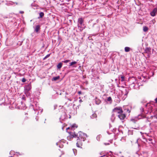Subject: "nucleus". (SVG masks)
<instances>
[{
	"mask_svg": "<svg viewBox=\"0 0 157 157\" xmlns=\"http://www.w3.org/2000/svg\"><path fill=\"white\" fill-rule=\"evenodd\" d=\"M50 54H48L43 59V60H45L47 58H48V57H49L50 55Z\"/></svg>",
	"mask_w": 157,
	"mask_h": 157,
	"instance_id": "27",
	"label": "nucleus"
},
{
	"mask_svg": "<svg viewBox=\"0 0 157 157\" xmlns=\"http://www.w3.org/2000/svg\"><path fill=\"white\" fill-rule=\"evenodd\" d=\"M124 51L126 52H128L130 51V48L128 47H126L124 48Z\"/></svg>",
	"mask_w": 157,
	"mask_h": 157,
	"instance_id": "16",
	"label": "nucleus"
},
{
	"mask_svg": "<svg viewBox=\"0 0 157 157\" xmlns=\"http://www.w3.org/2000/svg\"><path fill=\"white\" fill-rule=\"evenodd\" d=\"M62 66V63H59L57 66V67L58 69H60L61 68Z\"/></svg>",
	"mask_w": 157,
	"mask_h": 157,
	"instance_id": "17",
	"label": "nucleus"
},
{
	"mask_svg": "<svg viewBox=\"0 0 157 157\" xmlns=\"http://www.w3.org/2000/svg\"><path fill=\"white\" fill-rule=\"evenodd\" d=\"M77 126L75 124H73L71 126V128L68 127V128H67V129H69L70 128H71V129H74L75 128H77Z\"/></svg>",
	"mask_w": 157,
	"mask_h": 157,
	"instance_id": "15",
	"label": "nucleus"
},
{
	"mask_svg": "<svg viewBox=\"0 0 157 157\" xmlns=\"http://www.w3.org/2000/svg\"><path fill=\"white\" fill-rule=\"evenodd\" d=\"M143 30L145 32H147L148 30V28L147 26H144Z\"/></svg>",
	"mask_w": 157,
	"mask_h": 157,
	"instance_id": "25",
	"label": "nucleus"
},
{
	"mask_svg": "<svg viewBox=\"0 0 157 157\" xmlns=\"http://www.w3.org/2000/svg\"><path fill=\"white\" fill-rule=\"evenodd\" d=\"M78 94L79 95L81 94H82V92L81 91H79L78 92Z\"/></svg>",
	"mask_w": 157,
	"mask_h": 157,
	"instance_id": "36",
	"label": "nucleus"
},
{
	"mask_svg": "<svg viewBox=\"0 0 157 157\" xmlns=\"http://www.w3.org/2000/svg\"><path fill=\"white\" fill-rule=\"evenodd\" d=\"M117 115V113L116 112L113 111V109L112 112V114L111 117V120L112 122H113L115 118V116Z\"/></svg>",
	"mask_w": 157,
	"mask_h": 157,
	"instance_id": "11",
	"label": "nucleus"
},
{
	"mask_svg": "<svg viewBox=\"0 0 157 157\" xmlns=\"http://www.w3.org/2000/svg\"><path fill=\"white\" fill-rule=\"evenodd\" d=\"M113 111L116 112L117 115L121 120H124L126 118V114L123 113V110L121 107H116L113 109Z\"/></svg>",
	"mask_w": 157,
	"mask_h": 157,
	"instance_id": "2",
	"label": "nucleus"
},
{
	"mask_svg": "<svg viewBox=\"0 0 157 157\" xmlns=\"http://www.w3.org/2000/svg\"><path fill=\"white\" fill-rule=\"evenodd\" d=\"M40 29V26L39 25H37L36 26L34 29V31L36 33H37Z\"/></svg>",
	"mask_w": 157,
	"mask_h": 157,
	"instance_id": "13",
	"label": "nucleus"
},
{
	"mask_svg": "<svg viewBox=\"0 0 157 157\" xmlns=\"http://www.w3.org/2000/svg\"><path fill=\"white\" fill-rule=\"evenodd\" d=\"M84 19L82 17L79 18L78 19L77 23L78 27L80 31H81L85 27L84 25L83 24Z\"/></svg>",
	"mask_w": 157,
	"mask_h": 157,
	"instance_id": "4",
	"label": "nucleus"
},
{
	"mask_svg": "<svg viewBox=\"0 0 157 157\" xmlns=\"http://www.w3.org/2000/svg\"><path fill=\"white\" fill-rule=\"evenodd\" d=\"M86 83L87 84L88 83V82H86Z\"/></svg>",
	"mask_w": 157,
	"mask_h": 157,
	"instance_id": "44",
	"label": "nucleus"
},
{
	"mask_svg": "<svg viewBox=\"0 0 157 157\" xmlns=\"http://www.w3.org/2000/svg\"><path fill=\"white\" fill-rule=\"evenodd\" d=\"M97 116L96 114L95 113H94L90 116V117L92 119H94Z\"/></svg>",
	"mask_w": 157,
	"mask_h": 157,
	"instance_id": "20",
	"label": "nucleus"
},
{
	"mask_svg": "<svg viewBox=\"0 0 157 157\" xmlns=\"http://www.w3.org/2000/svg\"><path fill=\"white\" fill-rule=\"evenodd\" d=\"M155 103H157V98L155 99Z\"/></svg>",
	"mask_w": 157,
	"mask_h": 157,
	"instance_id": "39",
	"label": "nucleus"
},
{
	"mask_svg": "<svg viewBox=\"0 0 157 157\" xmlns=\"http://www.w3.org/2000/svg\"><path fill=\"white\" fill-rule=\"evenodd\" d=\"M77 63V62L75 61L70 63H69V66H73L74 65L76 64Z\"/></svg>",
	"mask_w": 157,
	"mask_h": 157,
	"instance_id": "18",
	"label": "nucleus"
},
{
	"mask_svg": "<svg viewBox=\"0 0 157 157\" xmlns=\"http://www.w3.org/2000/svg\"><path fill=\"white\" fill-rule=\"evenodd\" d=\"M130 86L129 87L132 88L134 89L138 90L139 89V86L138 84L136 82H133L132 83L129 85Z\"/></svg>",
	"mask_w": 157,
	"mask_h": 157,
	"instance_id": "7",
	"label": "nucleus"
},
{
	"mask_svg": "<svg viewBox=\"0 0 157 157\" xmlns=\"http://www.w3.org/2000/svg\"><path fill=\"white\" fill-rule=\"evenodd\" d=\"M150 15L152 17L155 16L157 14V8H154L150 13Z\"/></svg>",
	"mask_w": 157,
	"mask_h": 157,
	"instance_id": "8",
	"label": "nucleus"
},
{
	"mask_svg": "<svg viewBox=\"0 0 157 157\" xmlns=\"http://www.w3.org/2000/svg\"><path fill=\"white\" fill-rule=\"evenodd\" d=\"M155 117L157 119V116Z\"/></svg>",
	"mask_w": 157,
	"mask_h": 157,
	"instance_id": "43",
	"label": "nucleus"
},
{
	"mask_svg": "<svg viewBox=\"0 0 157 157\" xmlns=\"http://www.w3.org/2000/svg\"><path fill=\"white\" fill-rule=\"evenodd\" d=\"M107 101H109L110 103H111L112 102V99L111 97H109L107 99Z\"/></svg>",
	"mask_w": 157,
	"mask_h": 157,
	"instance_id": "24",
	"label": "nucleus"
},
{
	"mask_svg": "<svg viewBox=\"0 0 157 157\" xmlns=\"http://www.w3.org/2000/svg\"><path fill=\"white\" fill-rule=\"evenodd\" d=\"M150 104L149 103H147L146 104H145V105L146 107L150 106Z\"/></svg>",
	"mask_w": 157,
	"mask_h": 157,
	"instance_id": "30",
	"label": "nucleus"
},
{
	"mask_svg": "<svg viewBox=\"0 0 157 157\" xmlns=\"http://www.w3.org/2000/svg\"><path fill=\"white\" fill-rule=\"evenodd\" d=\"M67 99L70 101H72V99L71 98H67Z\"/></svg>",
	"mask_w": 157,
	"mask_h": 157,
	"instance_id": "34",
	"label": "nucleus"
},
{
	"mask_svg": "<svg viewBox=\"0 0 157 157\" xmlns=\"http://www.w3.org/2000/svg\"><path fill=\"white\" fill-rule=\"evenodd\" d=\"M147 136L146 137L143 138V139L145 140L147 144H148L150 146H152L154 145L155 141L154 138L151 136H149L148 134L145 133Z\"/></svg>",
	"mask_w": 157,
	"mask_h": 157,
	"instance_id": "3",
	"label": "nucleus"
},
{
	"mask_svg": "<svg viewBox=\"0 0 157 157\" xmlns=\"http://www.w3.org/2000/svg\"><path fill=\"white\" fill-rule=\"evenodd\" d=\"M32 88L31 83H29L25 86L24 87L25 91H29Z\"/></svg>",
	"mask_w": 157,
	"mask_h": 157,
	"instance_id": "9",
	"label": "nucleus"
},
{
	"mask_svg": "<svg viewBox=\"0 0 157 157\" xmlns=\"http://www.w3.org/2000/svg\"><path fill=\"white\" fill-rule=\"evenodd\" d=\"M73 67H76V66H73Z\"/></svg>",
	"mask_w": 157,
	"mask_h": 157,
	"instance_id": "46",
	"label": "nucleus"
},
{
	"mask_svg": "<svg viewBox=\"0 0 157 157\" xmlns=\"http://www.w3.org/2000/svg\"><path fill=\"white\" fill-rule=\"evenodd\" d=\"M140 110L141 112V114H142L143 115H144L143 114V113L144 112V109L142 107L140 108Z\"/></svg>",
	"mask_w": 157,
	"mask_h": 157,
	"instance_id": "26",
	"label": "nucleus"
},
{
	"mask_svg": "<svg viewBox=\"0 0 157 157\" xmlns=\"http://www.w3.org/2000/svg\"><path fill=\"white\" fill-rule=\"evenodd\" d=\"M87 137L86 134L81 132H79L78 133L76 134L75 132L73 133L71 132L70 136L67 137L68 140H70L73 138H77V140L80 141H84Z\"/></svg>",
	"mask_w": 157,
	"mask_h": 157,
	"instance_id": "1",
	"label": "nucleus"
},
{
	"mask_svg": "<svg viewBox=\"0 0 157 157\" xmlns=\"http://www.w3.org/2000/svg\"><path fill=\"white\" fill-rule=\"evenodd\" d=\"M130 90V89L129 88H126L124 91H121V93L123 95V98H124L123 100H124L127 97V95Z\"/></svg>",
	"mask_w": 157,
	"mask_h": 157,
	"instance_id": "6",
	"label": "nucleus"
},
{
	"mask_svg": "<svg viewBox=\"0 0 157 157\" xmlns=\"http://www.w3.org/2000/svg\"><path fill=\"white\" fill-rule=\"evenodd\" d=\"M128 133L129 134H132V132L131 130H129Z\"/></svg>",
	"mask_w": 157,
	"mask_h": 157,
	"instance_id": "32",
	"label": "nucleus"
},
{
	"mask_svg": "<svg viewBox=\"0 0 157 157\" xmlns=\"http://www.w3.org/2000/svg\"><path fill=\"white\" fill-rule=\"evenodd\" d=\"M121 82H123L124 81V80H125V77H124V76H121Z\"/></svg>",
	"mask_w": 157,
	"mask_h": 157,
	"instance_id": "28",
	"label": "nucleus"
},
{
	"mask_svg": "<svg viewBox=\"0 0 157 157\" xmlns=\"http://www.w3.org/2000/svg\"><path fill=\"white\" fill-rule=\"evenodd\" d=\"M59 144V142L57 143H56V145L58 146V145Z\"/></svg>",
	"mask_w": 157,
	"mask_h": 157,
	"instance_id": "42",
	"label": "nucleus"
},
{
	"mask_svg": "<svg viewBox=\"0 0 157 157\" xmlns=\"http://www.w3.org/2000/svg\"><path fill=\"white\" fill-rule=\"evenodd\" d=\"M98 137H97V139H98Z\"/></svg>",
	"mask_w": 157,
	"mask_h": 157,
	"instance_id": "45",
	"label": "nucleus"
},
{
	"mask_svg": "<svg viewBox=\"0 0 157 157\" xmlns=\"http://www.w3.org/2000/svg\"><path fill=\"white\" fill-rule=\"evenodd\" d=\"M67 116L66 113L65 112L63 111L62 112V114H61L60 119L62 120H64L66 119H67Z\"/></svg>",
	"mask_w": 157,
	"mask_h": 157,
	"instance_id": "10",
	"label": "nucleus"
},
{
	"mask_svg": "<svg viewBox=\"0 0 157 157\" xmlns=\"http://www.w3.org/2000/svg\"><path fill=\"white\" fill-rule=\"evenodd\" d=\"M145 117L144 115H143L142 114H139L137 117L131 119L130 120L133 123H136L138 120L144 118Z\"/></svg>",
	"mask_w": 157,
	"mask_h": 157,
	"instance_id": "5",
	"label": "nucleus"
},
{
	"mask_svg": "<svg viewBox=\"0 0 157 157\" xmlns=\"http://www.w3.org/2000/svg\"><path fill=\"white\" fill-rule=\"evenodd\" d=\"M100 102V101H98V102H97V101H96V103L98 105L99 104Z\"/></svg>",
	"mask_w": 157,
	"mask_h": 157,
	"instance_id": "33",
	"label": "nucleus"
},
{
	"mask_svg": "<svg viewBox=\"0 0 157 157\" xmlns=\"http://www.w3.org/2000/svg\"><path fill=\"white\" fill-rule=\"evenodd\" d=\"M77 141L76 143V146L78 147H80L82 146V141L79 140H77Z\"/></svg>",
	"mask_w": 157,
	"mask_h": 157,
	"instance_id": "14",
	"label": "nucleus"
},
{
	"mask_svg": "<svg viewBox=\"0 0 157 157\" xmlns=\"http://www.w3.org/2000/svg\"><path fill=\"white\" fill-rule=\"evenodd\" d=\"M26 79L25 78H23L22 79V82H25L26 81Z\"/></svg>",
	"mask_w": 157,
	"mask_h": 157,
	"instance_id": "31",
	"label": "nucleus"
},
{
	"mask_svg": "<svg viewBox=\"0 0 157 157\" xmlns=\"http://www.w3.org/2000/svg\"><path fill=\"white\" fill-rule=\"evenodd\" d=\"M124 111L125 113H126V114H128V115H129V113L131 112L130 110L127 107L125 108L124 109Z\"/></svg>",
	"mask_w": 157,
	"mask_h": 157,
	"instance_id": "12",
	"label": "nucleus"
},
{
	"mask_svg": "<svg viewBox=\"0 0 157 157\" xmlns=\"http://www.w3.org/2000/svg\"><path fill=\"white\" fill-rule=\"evenodd\" d=\"M22 99L23 100H25V97H22Z\"/></svg>",
	"mask_w": 157,
	"mask_h": 157,
	"instance_id": "40",
	"label": "nucleus"
},
{
	"mask_svg": "<svg viewBox=\"0 0 157 157\" xmlns=\"http://www.w3.org/2000/svg\"><path fill=\"white\" fill-rule=\"evenodd\" d=\"M60 78V77L59 76H56V77H53L52 78V80L54 81H56L57 80L59 79Z\"/></svg>",
	"mask_w": 157,
	"mask_h": 157,
	"instance_id": "19",
	"label": "nucleus"
},
{
	"mask_svg": "<svg viewBox=\"0 0 157 157\" xmlns=\"http://www.w3.org/2000/svg\"><path fill=\"white\" fill-rule=\"evenodd\" d=\"M145 52L146 53H148L150 52L151 48H147L145 49Z\"/></svg>",
	"mask_w": 157,
	"mask_h": 157,
	"instance_id": "22",
	"label": "nucleus"
},
{
	"mask_svg": "<svg viewBox=\"0 0 157 157\" xmlns=\"http://www.w3.org/2000/svg\"><path fill=\"white\" fill-rule=\"evenodd\" d=\"M121 157H124L123 156H122Z\"/></svg>",
	"mask_w": 157,
	"mask_h": 157,
	"instance_id": "47",
	"label": "nucleus"
},
{
	"mask_svg": "<svg viewBox=\"0 0 157 157\" xmlns=\"http://www.w3.org/2000/svg\"><path fill=\"white\" fill-rule=\"evenodd\" d=\"M40 17H38V18L42 17L44 15V14L43 12H41L39 13Z\"/></svg>",
	"mask_w": 157,
	"mask_h": 157,
	"instance_id": "21",
	"label": "nucleus"
},
{
	"mask_svg": "<svg viewBox=\"0 0 157 157\" xmlns=\"http://www.w3.org/2000/svg\"><path fill=\"white\" fill-rule=\"evenodd\" d=\"M105 145H109V143H104V144Z\"/></svg>",
	"mask_w": 157,
	"mask_h": 157,
	"instance_id": "35",
	"label": "nucleus"
},
{
	"mask_svg": "<svg viewBox=\"0 0 157 157\" xmlns=\"http://www.w3.org/2000/svg\"><path fill=\"white\" fill-rule=\"evenodd\" d=\"M70 60L67 59L64 61H63L62 62H64V63H67L70 62Z\"/></svg>",
	"mask_w": 157,
	"mask_h": 157,
	"instance_id": "29",
	"label": "nucleus"
},
{
	"mask_svg": "<svg viewBox=\"0 0 157 157\" xmlns=\"http://www.w3.org/2000/svg\"><path fill=\"white\" fill-rule=\"evenodd\" d=\"M59 147H60V148H62V145H59Z\"/></svg>",
	"mask_w": 157,
	"mask_h": 157,
	"instance_id": "41",
	"label": "nucleus"
},
{
	"mask_svg": "<svg viewBox=\"0 0 157 157\" xmlns=\"http://www.w3.org/2000/svg\"><path fill=\"white\" fill-rule=\"evenodd\" d=\"M19 13H21L22 14V13H24V12L23 11H20Z\"/></svg>",
	"mask_w": 157,
	"mask_h": 157,
	"instance_id": "37",
	"label": "nucleus"
},
{
	"mask_svg": "<svg viewBox=\"0 0 157 157\" xmlns=\"http://www.w3.org/2000/svg\"><path fill=\"white\" fill-rule=\"evenodd\" d=\"M25 93L27 96L30 97V93L29 91H25Z\"/></svg>",
	"mask_w": 157,
	"mask_h": 157,
	"instance_id": "23",
	"label": "nucleus"
},
{
	"mask_svg": "<svg viewBox=\"0 0 157 157\" xmlns=\"http://www.w3.org/2000/svg\"><path fill=\"white\" fill-rule=\"evenodd\" d=\"M149 108V110L152 111V108L151 107H150Z\"/></svg>",
	"mask_w": 157,
	"mask_h": 157,
	"instance_id": "38",
	"label": "nucleus"
}]
</instances>
